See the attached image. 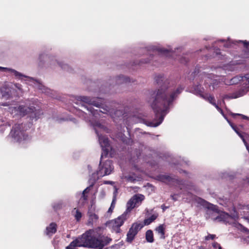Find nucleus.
I'll use <instances>...</instances> for the list:
<instances>
[{
    "instance_id": "obj_1",
    "label": "nucleus",
    "mask_w": 249,
    "mask_h": 249,
    "mask_svg": "<svg viewBox=\"0 0 249 249\" xmlns=\"http://www.w3.org/2000/svg\"><path fill=\"white\" fill-rule=\"evenodd\" d=\"M73 102L75 104L79 105L86 109L89 115L92 117L90 118L87 117V113L80 109L76 110L75 112L76 115L90 123L98 137V140L103 150L107 153L110 149L108 140L100 135L99 130L108 133L109 130L103 123L94 120V118L97 119L101 117V114H108L115 120L122 116V112L121 110H115L113 109H109L107 107H101V103L96 101L94 98L88 96L75 97Z\"/></svg>"
},
{
    "instance_id": "obj_2",
    "label": "nucleus",
    "mask_w": 249,
    "mask_h": 249,
    "mask_svg": "<svg viewBox=\"0 0 249 249\" xmlns=\"http://www.w3.org/2000/svg\"><path fill=\"white\" fill-rule=\"evenodd\" d=\"M155 79L160 87L156 93L153 94L155 99L151 107L155 113L156 119L159 118V121L150 122L148 125L156 127L162 123L164 116L168 112V107L182 92L183 88L180 86L175 89L173 83H170L163 75H157Z\"/></svg>"
},
{
    "instance_id": "obj_3",
    "label": "nucleus",
    "mask_w": 249,
    "mask_h": 249,
    "mask_svg": "<svg viewBox=\"0 0 249 249\" xmlns=\"http://www.w3.org/2000/svg\"><path fill=\"white\" fill-rule=\"evenodd\" d=\"M103 229L98 228L89 230L83 233L67 247L66 249H77L76 247H88L103 249L111 241V238L103 235Z\"/></svg>"
},
{
    "instance_id": "obj_4",
    "label": "nucleus",
    "mask_w": 249,
    "mask_h": 249,
    "mask_svg": "<svg viewBox=\"0 0 249 249\" xmlns=\"http://www.w3.org/2000/svg\"><path fill=\"white\" fill-rule=\"evenodd\" d=\"M201 205L207 208L206 210V218H210L213 221L218 222L223 221L229 224L233 223L235 226L241 230L247 231H248L246 228L243 227L242 225L238 223L233 222L236 221L238 219V213L235 207H233L232 212L230 215L228 213L220 211L218 210L217 207L208 203L203 199L199 198V202ZM247 240L249 241V235L247 236Z\"/></svg>"
},
{
    "instance_id": "obj_5",
    "label": "nucleus",
    "mask_w": 249,
    "mask_h": 249,
    "mask_svg": "<svg viewBox=\"0 0 249 249\" xmlns=\"http://www.w3.org/2000/svg\"><path fill=\"white\" fill-rule=\"evenodd\" d=\"M113 169L114 167L111 160H107L105 162L100 161L98 170L96 173H94L92 175V177L90 179L92 183H93L100 177L110 174Z\"/></svg>"
},
{
    "instance_id": "obj_6",
    "label": "nucleus",
    "mask_w": 249,
    "mask_h": 249,
    "mask_svg": "<svg viewBox=\"0 0 249 249\" xmlns=\"http://www.w3.org/2000/svg\"><path fill=\"white\" fill-rule=\"evenodd\" d=\"M4 71L10 72L13 74L15 77L19 79L22 80L23 78H26L25 80L27 82L31 83L29 84L34 86L35 88L40 90L42 92H47L48 90L45 87L40 83L38 80L34 79L32 77H28L23 75L21 73L17 71L14 69L8 68H5L4 69Z\"/></svg>"
},
{
    "instance_id": "obj_7",
    "label": "nucleus",
    "mask_w": 249,
    "mask_h": 249,
    "mask_svg": "<svg viewBox=\"0 0 249 249\" xmlns=\"http://www.w3.org/2000/svg\"><path fill=\"white\" fill-rule=\"evenodd\" d=\"M200 94V97L202 98L206 101L209 102L210 104L214 106L215 108L217 109V110L220 112V113L223 116V117L226 119L227 122L229 123L230 125L231 126V127L232 128V129L235 131V132L240 136L241 138H242L245 145H246V147L248 150L249 152V147L248 145L247 144V143L245 141V139H244L243 136L241 133H240L237 130L236 127L233 125V124H231V123L227 118V117L225 116L221 108H220L216 104L215 100L214 99V97L213 96H212L208 93H205V94H202L201 92V91L199 90V92H198Z\"/></svg>"
},
{
    "instance_id": "obj_8",
    "label": "nucleus",
    "mask_w": 249,
    "mask_h": 249,
    "mask_svg": "<svg viewBox=\"0 0 249 249\" xmlns=\"http://www.w3.org/2000/svg\"><path fill=\"white\" fill-rule=\"evenodd\" d=\"M242 81V82H244L245 83L248 82V84L249 85V86L244 89H241L239 90L237 92H236L231 95H226L224 97V99L226 98H229V99H235L237 98L240 97H241L243 95H244L245 94L247 93V92L249 91V74H247L246 75L244 76H236L233 77L231 80L230 82L229 83L230 84H237L239 81Z\"/></svg>"
},
{
    "instance_id": "obj_9",
    "label": "nucleus",
    "mask_w": 249,
    "mask_h": 249,
    "mask_svg": "<svg viewBox=\"0 0 249 249\" xmlns=\"http://www.w3.org/2000/svg\"><path fill=\"white\" fill-rule=\"evenodd\" d=\"M23 124H16L10 132L11 135L14 138L15 141L18 142H21L23 141H26L29 139V137L25 135L23 132Z\"/></svg>"
},
{
    "instance_id": "obj_10",
    "label": "nucleus",
    "mask_w": 249,
    "mask_h": 249,
    "mask_svg": "<svg viewBox=\"0 0 249 249\" xmlns=\"http://www.w3.org/2000/svg\"><path fill=\"white\" fill-rule=\"evenodd\" d=\"M9 111L12 114L16 115H19L24 116L30 113H33L35 111H36L35 107H27L25 106L21 105L18 107H9Z\"/></svg>"
},
{
    "instance_id": "obj_11",
    "label": "nucleus",
    "mask_w": 249,
    "mask_h": 249,
    "mask_svg": "<svg viewBox=\"0 0 249 249\" xmlns=\"http://www.w3.org/2000/svg\"><path fill=\"white\" fill-rule=\"evenodd\" d=\"M144 196L142 195L137 194L134 195L127 203V209L125 212H130L134 208L139 206L144 199Z\"/></svg>"
},
{
    "instance_id": "obj_12",
    "label": "nucleus",
    "mask_w": 249,
    "mask_h": 249,
    "mask_svg": "<svg viewBox=\"0 0 249 249\" xmlns=\"http://www.w3.org/2000/svg\"><path fill=\"white\" fill-rule=\"evenodd\" d=\"M127 214V213L126 212H124L121 215L110 222V224L112 226L114 230L116 231V232H119L120 231V229L119 228L123 225L124 221L126 220Z\"/></svg>"
},
{
    "instance_id": "obj_13",
    "label": "nucleus",
    "mask_w": 249,
    "mask_h": 249,
    "mask_svg": "<svg viewBox=\"0 0 249 249\" xmlns=\"http://www.w3.org/2000/svg\"><path fill=\"white\" fill-rule=\"evenodd\" d=\"M45 58L47 63L51 66H55L58 64L62 69H65L67 67V65L62 62H59L53 55H41L40 59L42 60Z\"/></svg>"
},
{
    "instance_id": "obj_14",
    "label": "nucleus",
    "mask_w": 249,
    "mask_h": 249,
    "mask_svg": "<svg viewBox=\"0 0 249 249\" xmlns=\"http://www.w3.org/2000/svg\"><path fill=\"white\" fill-rule=\"evenodd\" d=\"M217 76H214L213 74L210 73L205 75L204 79L205 82L208 84L210 86L212 85L213 89L215 88V86L218 84V81L217 79H212L213 78L217 77Z\"/></svg>"
},
{
    "instance_id": "obj_15",
    "label": "nucleus",
    "mask_w": 249,
    "mask_h": 249,
    "mask_svg": "<svg viewBox=\"0 0 249 249\" xmlns=\"http://www.w3.org/2000/svg\"><path fill=\"white\" fill-rule=\"evenodd\" d=\"M56 231V224L52 223L46 228V233L48 235H52Z\"/></svg>"
},
{
    "instance_id": "obj_16",
    "label": "nucleus",
    "mask_w": 249,
    "mask_h": 249,
    "mask_svg": "<svg viewBox=\"0 0 249 249\" xmlns=\"http://www.w3.org/2000/svg\"><path fill=\"white\" fill-rule=\"evenodd\" d=\"M158 178L160 181L166 183H170L172 182H174L175 180L170 176L166 175H160Z\"/></svg>"
},
{
    "instance_id": "obj_17",
    "label": "nucleus",
    "mask_w": 249,
    "mask_h": 249,
    "mask_svg": "<svg viewBox=\"0 0 249 249\" xmlns=\"http://www.w3.org/2000/svg\"><path fill=\"white\" fill-rule=\"evenodd\" d=\"M89 188L87 187L83 191L79 201V203L81 204V205H84L87 200L88 196L86 195V194H87L89 192Z\"/></svg>"
},
{
    "instance_id": "obj_18",
    "label": "nucleus",
    "mask_w": 249,
    "mask_h": 249,
    "mask_svg": "<svg viewBox=\"0 0 249 249\" xmlns=\"http://www.w3.org/2000/svg\"><path fill=\"white\" fill-rule=\"evenodd\" d=\"M116 81L117 84L129 83L131 82L130 79L129 77H125L124 75H120L117 77Z\"/></svg>"
},
{
    "instance_id": "obj_19",
    "label": "nucleus",
    "mask_w": 249,
    "mask_h": 249,
    "mask_svg": "<svg viewBox=\"0 0 249 249\" xmlns=\"http://www.w3.org/2000/svg\"><path fill=\"white\" fill-rule=\"evenodd\" d=\"M122 179L123 181L130 182H134L136 180V177L134 175H123L122 177Z\"/></svg>"
},
{
    "instance_id": "obj_20",
    "label": "nucleus",
    "mask_w": 249,
    "mask_h": 249,
    "mask_svg": "<svg viewBox=\"0 0 249 249\" xmlns=\"http://www.w3.org/2000/svg\"><path fill=\"white\" fill-rule=\"evenodd\" d=\"M136 233L135 231H134L131 228L129 229L127 234V238L126 240L128 242H131L132 240L134 239V237L136 235Z\"/></svg>"
},
{
    "instance_id": "obj_21",
    "label": "nucleus",
    "mask_w": 249,
    "mask_h": 249,
    "mask_svg": "<svg viewBox=\"0 0 249 249\" xmlns=\"http://www.w3.org/2000/svg\"><path fill=\"white\" fill-rule=\"evenodd\" d=\"M158 216V214L157 213H154L149 217L145 218L144 220V224L145 225H149L157 218Z\"/></svg>"
},
{
    "instance_id": "obj_22",
    "label": "nucleus",
    "mask_w": 249,
    "mask_h": 249,
    "mask_svg": "<svg viewBox=\"0 0 249 249\" xmlns=\"http://www.w3.org/2000/svg\"><path fill=\"white\" fill-rule=\"evenodd\" d=\"M199 90L201 91V92L202 94H204V89H203V88H202L201 87V86H200V85H197V86H195L194 87V89H192V92L194 94L197 95L200 97V94L198 92L199 91Z\"/></svg>"
},
{
    "instance_id": "obj_23",
    "label": "nucleus",
    "mask_w": 249,
    "mask_h": 249,
    "mask_svg": "<svg viewBox=\"0 0 249 249\" xmlns=\"http://www.w3.org/2000/svg\"><path fill=\"white\" fill-rule=\"evenodd\" d=\"M71 213L72 215L74 216L75 218L76 219L77 221H79L81 217H82V213H81L76 208H74L72 212Z\"/></svg>"
},
{
    "instance_id": "obj_24",
    "label": "nucleus",
    "mask_w": 249,
    "mask_h": 249,
    "mask_svg": "<svg viewBox=\"0 0 249 249\" xmlns=\"http://www.w3.org/2000/svg\"><path fill=\"white\" fill-rule=\"evenodd\" d=\"M146 239L148 242H154L153 233L151 230H148L146 232Z\"/></svg>"
},
{
    "instance_id": "obj_25",
    "label": "nucleus",
    "mask_w": 249,
    "mask_h": 249,
    "mask_svg": "<svg viewBox=\"0 0 249 249\" xmlns=\"http://www.w3.org/2000/svg\"><path fill=\"white\" fill-rule=\"evenodd\" d=\"M156 231L160 235L161 238H164V231L165 228L163 225H160L156 229Z\"/></svg>"
},
{
    "instance_id": "obj_26",
    "label": "nucleus",
    "mask_w": 249,
    "mask_h": 249,
    "mask_svg": "<svg viewBox=\"0 0 249 249\" xmlns=\"http://www.w3.org/2000/svg\"><path fill=\"white\" fill-rule=\"evenodd\" d=\"M143 225L142 223H134L132 225L131 228L134 231H136V233H137L138 231L140 230L142 227Z\"/></svg>"
},
{
    "instance_id": "obj_27",
    "label": "nucleus",
    "mask_w": 249,
    "mask_h": 249,
    "mask_svg": "<svg viewBox=\"0 0 249 249\" xmlns=\"http://www.w3.org/2000/svg\"><path fill=\"white\" fill-rule=\"evenodd\" d=\"M157 51L161 53V54H164L167 56H170L171 54L173 53L172 52H171L168 50L160 48V49H158Z\"/></svg>"
},
{
    "instance_id": "obj_28",
    "label": "nucleus",
    "mask_w": 249,
    "mask_h": 249,
    "mask_svg": "<svg viewBox=\"0 0 249 249\" xmlns=\"http://www.w3.org/2000/svg\"><path fill=\"white\" fill-rule=\"evenodd\" d=\"M115 203H116V199L114 197L112 201L110 208L108 209V210L107 211L108 213H112V212H113V210L115 207Z\"/></svg>"
},
{
    "instance_id": "obj_29",
    "label": "nucleus",
    "mask_w": 249,
    "mask_h": 249,
    "mask_svg": "<svg viewBox=\"0 0 249 249\" xmlns=\"http://www.w3.org/2000/svg\"><path fill=\"white\" fill-rule=\"evenodd\" d=\"M63 203L61 201H59V202L54 204V205H53V207L55 209L57 210V209H59L61 208L63 206Z\"/></svg>"
},
{
    "instance_id": "obj_30",
    "label": "nucleus",
    "mask_w": 249,
    "mask_h": 249,
    "mask_svg": "<svg viewBox=\"0 0 249 249\" xmlns=\"http://www.w3.org/2000/svg\"><path fill=\"white\" fill-rule=\"evenodd\" d=\"M2 97L4 99H8L10 97V94L9 93V91H3L1 90Z\"/></svg>"
},
{
    "instance_id": "obj_31",
    "label": "nucleus",
    "mask_w": 249,
    "mask_h": 249,
    "mask_svg": "<svg viewBox=\"0 0 249 249\" xmlns=\"http://www.w3.org/2000/svg\"><path fill=\"white\" fill-rule=\"evenodd\" d=\"M98 219V216L96 214H91L89 216V220H92L93 222L97 220Z\"/></svg>"
},
{
    "instance_id": "obj_32",
    "label": "nucleus",
    "mask_w": 249,
    "mask_h": 249,
    "mask_svg": "<svg viewBox=\"0 0 249 249\" xmlns=\"http://www.w3.org/2000/svg\"><path fill=\"white\" fill-rule=\"evenodd\" d=\"M215 235L214 234H209L208 236L205 237V239L208 240L209 239H213L215 237Z\"/></svg>"
},
{
    "instance_id": "obj_33",
    "label": "nucleus",
    "mask_w": 249,
    "mask_h": 249,
    "mask_svg": "<svg viewBox=\"0 0 249 249\" xmlns=\"http://www.w3.org/2000/svg\"><path fill=\"white\" fill-rule=\"evenodd\" d=\"M213 246L215 249H222V248H221V246H220V245L218 243H214L213 244Z\"/></svg>"
},
{
    "instance_id": "obj_34",
    "label": "nucleus",
    "mask_w": 249,
    "mask_h": 249,
    "mask_svg": "<svg viewBox=\"0 0 249 249\" xmlns=\"http://www.w3.org/2000/svg\"><path fill=\"white\" fill-rule=\"evenodd\" d=\"M39 114L38 112H36L33 115H32L31 116V117L35 118L36 119H37V118H39Z\"/></svg>"
},
{
    "instance_id": "obj_35",
    "label": "nucleus",
    "mask_w": 249,
    "mask_h": 249,
    "mask_svg": "<svg viewBox=\"0 0 249 249\" xmlns=\"http://www.w3.org/2000/svg\"><path fill=\"white\" fill-rule=\"evenodd\" d=\"M178 195L174 194L171 196L172 199L174 200H177L178 198Z\"/></svg>"
},
{
    "instance_id": "obj_36",
    "label": "nucleus",
    "mask_w": 249,
    "mask_h": 249,
    "mask_svg": "<svg viewBox=\"0 0 249 249\" xmlns=\"http://www.w3.org/2000/svg\"><path fill=\"white\" fill-rule=\"evenodd\" d=\"M231 115L232 116H235V115H239V116H242L243 117V118L244 119H247L248 117L245 115H242L241 114H234V113H232Z\"/></svg>"
},
{
    "instance_id": "obj_37",
    "label": "nucleus",
    "mask_w": 249,
    "mask_h": 249,
    "mask_svg": "<svg viewBox=\"0 0 249 249\" xmlns=\"http://www.w3.org/2000/svg\"><path fill=\"white\" fill-rule=\"evenodd\" d=\"M244 46L247 48H249V42L245 41L243 42Z\"/></svg>"
},
{
    "instance_id": "obj_38",
    "label": "nucleus",
    "mask_w": 249,
    "mask_h": 249,
    "mask_svg": "<svg viewBox=\"0 0 249 249\" xmlns=\"http://www.w3.org/2000/svg\"><path fill=\"white\" fill-rule=\"evenodd\" d=\"M247 207V206H245V205H239L238 206L237 209H245V208H246Z\"/></svg>"
},
{
    "instance_id": "obj_39",
    "label": "nucleus",
    "mask_w": 249,
    "mask_h": 249,
    "mask_svg": "<svg viewBox=\"0 0 249 249\" xmlns=\"http://www.w3.org/2000/svg\"><path fill=\"white\" fill-rule=\"evenodd\" d=\"M15 86L16 88H17L18 89L21 90V85H19L18 84H15Z\"/></svg>"
},
{
    "instance_id": "obj_40",
    "label": "nucleus",
    "mask_w": 249,
    "mask_h": 249,
    "mask_svg": "<svg viewBox=\"0 0 249 249\" xmlns=\"http://www.w3.org/2000/svg\"><path fill=\"white\" fill-rule=\"evenodd\" d=\"M100 195H101V198H103L104 197V196H105V193L104 191H102L101 192H100Z\"/></svg>"
},
{
    "instance_id": "obj_41",
    "label": "nucleus",
    "mask_w": 249,
    "mask_h": 249,
    "mask_svg": "<svg viewBox=\"0 0 249 249\" xmlns=\"http://www.w3.org/2000/svg\"><path fill=\"white\" fill-rule=\"evenodd\" d=\"M244 218L247 220H248V221L249 222V215L248 216H245L244 217Z\"/></svg>"
},
{
    "instance_id": "obj_42",
    "label": "nucleus",
    "mask_w": 249,
    "mask_h": 249,
    "mask_svg": "<svg viewBox=\"0 0 249 249\" xmlns=\"http://www.w3.org/2000/svg\"><path fill=\"white\" fill-rule=\"evenodd\" d=\"M119 137H120L122 140L124 142V138L122 135L121 136H119Z\"/></svg>"
},
{
    "instance_id": "obj_43",
    "label": "nucleus",
    "mask_w": 249,
    "mask_h": 249,
    "mask_svg": "<svg viewBox=\"0 0 249 249\" xmlns=\"http://www.w3.org/2000/svg\"><path fill=\"white\" fill-rule=\"evenodd\" d=\"M4 67H0V70H2L4 71Z\"/></svg>"
},
{
    "instance_id": "obj_44",
    "label": "nucleus",
    "mask_w": 249,
    "mask_h": 249,
    "mask_svg": "<svg viewBox=\"0 0 249 249\" xmlns=\"http://www.w3.org/2000/svg\"><path fill=\"white\" fill-rule=\"evenodd\" d=\"M105 183H106V184H111V181H106V182H105Z\"/></svg>"
},
{
    "instance_id": "obj_45",
    "label": "nucleus",
    "mask_w": 249,
    "mask_h": 249,
    "mask_svg": "<svg viewBox=\"0 0 249 249\" xmlns=\"http://www.w3.org/2000/svg\"><path fill=\"white\" fill-rule=\"evenodd\" d=\"M2 106H7V104H2Z\"/></svg>"
},
{
    "instance_id": "obj_46",
    "label": "nucleus",
    "mask_w": 249,
    "mask_h": 249,
    "mask_svg": "<svg viewBox=\"0 0 249 249\" xmlns=\"http://www.w3.org/2000/svg\"><path fill=\"white\" fill-rule=\"evenodd\" d=\"M185 188L187 189H189V187H187V186H186Z\"/></svg>"
}]
</instances>
